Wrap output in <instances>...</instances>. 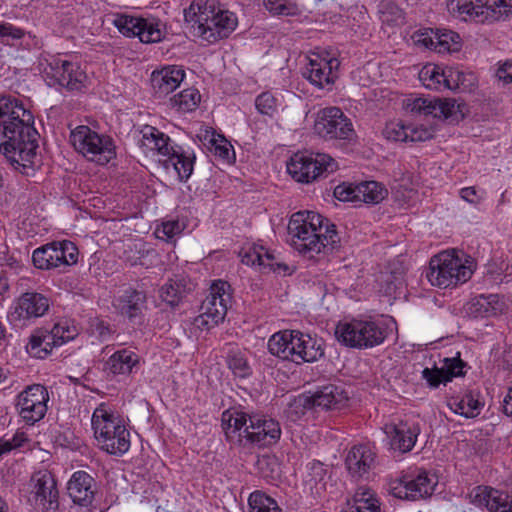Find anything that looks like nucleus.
<instances>
[{
	"instance_id": "a878e982",
	"label": "nucleus",
	"mask_w": 512,
	"mask_h": 512,
	"mask_svg": "<svg viewBox=\"0 0 512 512\" xmlns=\"http://www.w3.org/2000/svg\"><path fill=\"white\" fill-rule=\"evenodd\" d=\"M347 400L348 397L343 390L330 384L312 394L304 395L302 405L308 409L321 408L322 410H329L339 408Z\"/></svg>"
},
{
	"instance_id": "aec40b11",
	"label": "nucleus",
	"mask_w": 512,
	"mask_h": 512,
	"mask_svg": "<svg viewBox=\"0 0 512 512\" xmlns=\"http://www.w3.org/2000/svg\"><path fill=\"white\" fill-rule=\"evenodd\" d=\"M442 363L440 368L434 364L432 368L426 367L422 370V378L430 389H437L441 383L446 384L454 377L464 375L463 368L466 363L461 360L459 352L456 357L444 358Z\"/></svg>"
},
{
	"instance_id": "e2e57ef3",
	"label": "nucleus",
	"mask_w": 512,
	"mask_h": 512,
	"mask_svg": "<svg viewBox=\"0 0 512 512\" xmlns=\"http://www.w3.org/2000/svg\"><path fill=\"white\" fill-rule=\"evenodd\" d=\"M461 198L469 203L476 204L479 202L480 197L477 195V192L474 187H465L460 191Z\"/></svg>"
},
{
	"instance_id": "f03ea898",
	"label": "nucleus",
	"mask_w": 512,
	"mask_h": 512,
	"mask_svg": "<svg viewBox=\"0 0 512 512\" xmlns=\"http://www.w3.org/2000/svg\"><path fill=\"white\" fill-rule=\"evenodd\" d=\"M293 247L302 254L330 253L340 247L336 226L313 211L294 213L288 224Z\"/></svg>"
},
{
	"instance_id": "dca6fc26",
	"label": "nucleus",
	"mask_w": 512,
	"mask_h": 512,
	"mask_svg": "<svg viewBox=\"0 0 512 512\" xmlns=\"http://www.w3.org/2000/svg\"><path fill=\"white\" fill-rule=\"evenodd\" d=\"M49 394L45 386L33 384L26 387L16 398V410L28 425H34L45 417Z\"/></svg>"
},
{
	"instance_id": "f704fd0d",
	"label": "nucleus",
	"mask_w": 512,
	"mask_h": 512,
	"mask_svg": "<svg viewBox=\"0 0 512 512\" xmlns=\"http://www.w3.org/2000/svg\"><path fill=\"white\" fill-rule=\"evenodd\" d=\"M116 307L123 317H142L143 310L146 309V295L143 291L126 289L117 299Z\"/></svg>"
},
{
	"instance_id": "7ed1b4c3",
	"label": "nucleus",
	"mask_w": 512,
	"mask_h": 512,
	"mask_svg": "<svg viewBox=\"0 0 512 512\" xmlns=\"http://www.w3.org/2000/svg\"><path fill=\"white\" fill-rule=\"evenodd\" d=\"M221 425L230 442L266 447L276 444L281 437L279 422L258 414L229 409L222 413Z\"/></svg>"
},
{
	"instance_id": "4d7b16f0",
	"label": "nucleus",
	"mask_w": 512,
	"mask_h": 512,
	"mask_svg": "<svg viewBox=\"0 0 512 512\" xmlns=\"http://www.w3.org/2000/svg\"><path fill=\"white\" fill-rule=\"evenodd\" d=\"M25 36V31L11 23L0 22V38L8 43L9 40H20Z\"/></svg>"
},
{
	"instance_id": "c85d7f7f",
	"label": "nucleus",
	"mask_w": 512,
	"mask_h": 512,
	"mask_svg": "<svg viewBox=\"0 0 512 512\" xmlns=\"http://www.w3.org/2000/svg\"><path fill=\"white\" fill-rule=\"evenodd\" d=\"M471 497L474 504L485 506L490 512H512V499L499 490L478 486Z\"/></svg>"
},
{
	"instance_id": "2eb2a0df",
	"label": "nucleus",
	"mask_w": 512,
	"mask_h": 512,
	"mask_svg": "<svg viewBox=\"0 0 512 512\" xmlns=\"http://www.w3.org/2000/svg\"><path fill=\"white\" fill-rule=\"evenodd\" d=\"M78 255V248L73 242L54 241L35 249L32 254V262L38 269L51 270L76 264Z\"/></svg>"
},
{
	"instance_id": "13d9d810",
	"label": "nucleus",
	"mask_w": 512,
	"mask_h": 512,
	"mask_svg": "<svg viewBox=\"0 0 512 512\" xmlns=\"http://www.w3.org/2000/svg\"><path fill=\"white\" fill-rule=\"evenodd\" d=\"M434 137V130L423 126H409L408 142H423Z\"/></svg>"
},
{
	"instance_id": "c9c22d12",
	"label": "nucleus",
	"mask_w": 512,
	"mask_h": 512,
	"mask_svg": "<svg viewBox=\"0 0 512 512\" xmlns=\"http://www.w3.org/2000/svg\"><path fill=\"white\" fill-rule=\"evenodd\" d=\"M459 35L453 31L436 33L434 37L419 35L416 42L438 53L454 52L460 49Z\"/></svg>"
},
{
	"instance_id": "39448f33",
	"label": "nucleus",
	"mask_w": 512,
	"mask_h": 512,
	"mask_svg": "<svg viewBox=\"0 0 512 512\" xmlns=\"http://www.w3.org/2000/svg\"><path fill=\"white\" fill-rule=\"evenodd\" d=\"M95 439L100 448L111 454L121 456L130 448V432L122 419L115 416L101 403L91 418Z\"/></svg>"
},
{
	"instance_id": "6e6d98bb",
	"label": "nucleus",
	"mask_w": 512,
	"mask_h": 512,
	"mask_svg": "<svg viewBox=\"0 0 512 512\" xmlns=\"http://www.w3.org/2000/svg\"><path fill=\"white\" fill-rule=\"evenodd\" d=\"M90 336L96 340L103 342L110 338L114 332L110 325L105 322H90L89 328L87 329Z\"/></svg>"
},
{
	"instance_id": "b1692460",
	"label": "nucleus",
	"mask_w": 512,
	"mask_h": 512,
	"mask_svg": "<svg viewBox=\"0 0 512 512\" xmlns=\"http://www.w3.org/2000/svg\"><path fill=\"white\" fill-rule=\"evenodd\" d=\"M507 306L496 294L480 295L464 305L465 317L468 318H496L503 315Z\"/></svg>"
},
{
	"instance_id": "4c0bfd02",
	"label": "nucleus",
	"mask_w": 512,
	"mask_h": 512,
	"mask_svg": "<svg viewBox=\"0 0 512 512\" xmlns=\"http://www.w3.org/2000/svg\"><path fill=\"white\" fill-rule=\"evenodd\" d=\"M295 330L278 332L272 335L268 341V350L283 360L292 361V351H290L291 342L294 340Z\"/></svg>"
},
{
	"instance_id": "a211bd4d",
	"label": "nucleus",
	"mask_w": 512,
	"mask_h": 512,
	"mask_svg": "<svg viewBox=\"0 0 512 512\" xmlns=\"http://www.w3.org/2000/svg\"><path fill=\"white\" fill-rule=\"evenodd\" d=\"M230 285L226 281H214L210 287L209 294L200 305L198 318H212L213 320H224L231 303Z\"/></svg>"
},
{
	"instance_id": "5fc2aeb1",
	"label": "nucleus",
	"mask_w": 512,
	"mask_h": 512,
	"mask_svg": "<svg viewBox=\"0 0 512 512\" xmlns=\"http://www.w3.org/2000/svg\"><path fill=\"white\" fill-rule=\"evenodd\" d=\"M181 231L180 223L176 220H170L163 222L160 227H157L155 233L159 239L169 241L180 234Z\"/></svg>"
},
{
	"instance_id": "0eeeda50",
	"label": "nucleus",
	"mask_w": 512,
	"mask_h": 512,
	"mask_svg": "<svg viewBox=\"0 0 512 512\" xmlns=\"http://www.w3.org/2000/svg\"><path fill=\"white\" fill-rule=\"evenodd\" d=\"M141 133L143 145L166 156L165 166L168 167L170 164L180 181L184 182L190 178L195 163V155L192 151H186L180 145L172 144L168 135L153 126H144Z\"/></svg>"
},
{
	"instance_id": "f8f14e48",
	"label": "nucleus",
	"mask_w": 512,
	"mask_h": 512,
	"mask_svg": "<svg viewBox=\"0 0 512 512\" xmlns=\"http://www.w3.org/2000/svg\"><path fill=\"white\" fill-rule=\"evenodd\" d=\"M314 131L326 141L352 142L357 138L351 119L339 107H326L318 111Z\"/></svg>"
},
{
	"instance_id": "de8ad7c7",
	"label": "nucleus",
	"mask_w": 512,
	"mask_h": 512,
	"mask_svg": "<svg viewBox=\"0 0 512 512\" xmlns=\"http://www.w3.org/2000/svg\"><path fill=\"white\" fill-rule=\"evenodd\" d=\"M263 5L273 15H294L297 9L290 0H263Z\"/></svg>"
},
{
	"instance_id": "9b49d317",
	"label": "nucleus",
	"mask_w": 512,
	"mask_h": 512,
	"mask_svg": "<svg viewBox=\"0 0 512 512\" xmlns=\"http://www.w3.org/2000/svg\"><path fill=\"white\" fill-rule=\"evenodd\" d=\"M337 168L336 161L324 153H296L287 163L288 173L293 179L301 183H311L319 177H327Z\"/></svg>"
},
{
	"instance_id": "cd10ccee",
	"label": "nucleus",
	"mask_w": 512,
	"mask_h": 512,
	"mask_svg": "<svg viewBox=\"0 0 512 512\" xmlns=\"http://www.w3.org/2000/svg\"><path fill=\"white\" fill-rule=\"evenodd\" d=\"M185 71L181 66H165L151 74V85L155 95L166 96L173 92L183 81Z\"/></svg>"
},
{
	"instance_id": "c756f323",
	"label": "nucleus",
	"mask_w": 512,
	"mask_h": 512,
	"mask_svg": "<svg viewBox=\"0 0 512 512\" xmlns=\"http://www.w3.org/2000/svg\"><path fill=\"white\" fill-rule=\"evenodd\" d=\"M49 309V300L37 292H27L21 295L14 306L13 314L18 320L39 318L45 315Z\"/></svg>"
},
{
	"instance_id": "473e14b6",
	"label": "nucleus",
	"mask_w": 512,
	"mask_h": 512,
	"mask_svg": "<svg viewBox=\"0 0 512 512\" xmlns=\"http://www.w3.org/2000/svg\"><path fill=\"white\" fill-rule=\"evenodd\" d=\"M139 364V356L129 349L114 352L105 362L104 371L116 375H129Z\"/></svg>"
},
{
	"instance_id": "338daca9",
	"label": "nucleus",
	"mask_w": 512,
	"mask_h": 512,
	"mask_svg": "<svg viewBox=\"0 0 512 512\" xmlns=\"http://www.w3.org/2000/svg\"><path fill=\"white\" fill-rule=\"evenodd\" d=\"M13 448L14 445L9 441L0 442V456L11 451Z\"/></svg>"
},
{
	"instance_id": "58836bf2",
	"label": "nucleus",
	"mask_w": 512,
	"mask_h": 512,
	"mask_svg": "<svg viewBox=\"0 0 512 512\" xmlns=\"http://www.w3.org/2000/svg\"><path fill=\"white\" fill-rule=\"evenodd\" d=\"M185 279H169L160 289V297L171 307L178 306L188 291Z\"/></svg>"
},
{
	"instance_id": "680f3d73",
	"label": "nucleus",
	"mask_w": 512,
	"mask_h": 512,
	"mask_svg": "<svg viewBox=\"0 0 512 512\" xmlns=\"http://www.w3.org/2000/svg\"><path fill=\"white\" fill-rule=\"evenodd\" d=\"M497 76L504 83H512V60L506 61L503 65L499 67L497 70Z\"/></svg>"
},
{
	"instance_id": "bf43d9fd",
	"label": "nucleus",
	"mask_w": 512,
	"mask_h": 512,
	"mask_svg": "<svg viewBox=\"0 0 512 512\" xmlns=\"http://www.w3.org/2000/svg\"><path fill=\"white\" fill-rule=\"evenodd\" d=\"M390 278L386 280L385 294L394 299L399 298L403 293V283L396 278L395 281L390 280Z\"/></svg>"
},
{
	"instance_id": "864d4df0",
	"label": "nucleus",
	"mask_w": 512,
	"mask_h": 512,
	"mask_svg": "<svg viewBox=\"0 0 512 512\" xmlns=\"http://www.w3.org/2000/svg\"><path fill=\"white\" fill-rule=\"evenodd\" d=\"M409 126L401 123H389L386 125L383 134L390 141L408 142Z\"/></svg>"
},
{
	"instance_id": "2f4dec72",
	"label": "nucleus",
	"mask_w": 512,
	"mask_h": 512,
	"mask_svg": "<svg viewBox=\"0 0 512 512\" xmlns=\"http://www.w3.org/2000/svg\"><path fill=\"white\" fill-rule=\"evenodd\" d=\"M375 462V453L366 445L354 446L347 454L345 464L353 477L368 473Z\"/></svg>"
},
{
	"instance_id": "a19ab883",
	"label": "nucleus",
	"mask_w": 512,
	"mask_h": 512,
	"mask_svg": "<svg viewBox=\"0 0 512 512\" xmlns=\"http://www.w3.org/2000/svg\"><path fill=\"white\" fill-rule=\"evenodd\" d=\"M446 89L468 91L476 84V77L473 73H465L457 67H447Z\"/></svg>"
},
{
	"instance_id": "79ce46f5",
	"label": "nucleus",
	"mask_w": 512,
	"mask_h": 512,
	"mask_svg": "<svg viewBox=\"0 0 512 512\" xmlns=\"http://www.w3.org/2000/svg\"><path fill=\"white\" fill-rule=\"evenodd\" d=\"M447 67L426 65L420 72V80L429 89H446Z\"/></svg>"
},
{
	"instance_id": "e433bc0d",
	"label": "nucleus",
	"mask_w": 512,
	"mask_h": 512,
	"mask_svg": "<svg viewBox=\"0 0 512 512\" xmlns=\"http://www.w3.org/2000/svg\"><path fill=\"white\" fill-rule=\"evenodd\" d=\"M343 512H380V502L371 489L360 487L352 499L347 500Z\"/></svg>"
},
{
	"instance_id": "9d476101",
	"label": "nucleus",
	"mask_w": 512,
	"mask_h": 512,
	"mask_svg": "<svg viewBox=\"0 0 512 512\" xmlns=\"http://www.w3.org/2000/svg\"><path fill=\"white\" fill-rule=\"evenodd\" d=\"M50 87H60L68 92H83L89 84L87 73L78 62L53 57L43 70Z\"/></svg>"
},
{
	"instance_id": "c03bdc74",
	"label": "nucleus",
	"mask_w": 512,
	"mask_h": 512,
	"mask_svg": "<svg viewBox=\"0 0 512 512\" xmlns=\"http://www.w3.org/2000/svg\"><path fill=\"white\" fill-rule=\"evenodd\" d=\"M201 101V94L195 88H188L174 95L171 99V106L180 112L194 111Z\"/></svg>"
},
{
	"instance_id": "774afa93",
	"label": "nucleus",
	"mask_w": 512,
	"mask_h": 512,
	"mask_svg": "<svg viewBox=\"0 0 512 512\" xmlns=\"http://www.w3.org/2000/svg\"><path fill=\"white\" fill-rule=\"evenodd\" d=\"M9 289L8 279L0 274V296Z\"/></svg>"
},
{
	"instance_id": "20e7f679",
	"label": "nucleus",
	"mask_w": 512,
	"mask_h": 512,
	"mask_svg": "<svg viewBox=\"0 0 512 512\" xmlns=\"http://www.w3.org/2000/svg\"><path fill=\"white\" fill-rule=\"evenodd\" d=\"M184 17L196 35L209 43L227 38L238 24L236 15L217 0H193L184 10Z\"/></svg>"
},
{
	"instance_id": "49530a36",
	"label": "nucleus",
	"mask_w": 512,
	"mask_h": 512,
	"mask_svg": "<svg viewBox=\"0 0 512 512\" xmlns=\"http://www.w3.org/2000/svg\"><path fill=\"white\" fill-rule=\"evenodd\" d=\"M250 512H282L277 502L262 491H254L248 499Z\"/></svg>"
},
{
	"instance_id": "052dcab7",
	"label": "nucleus",
	"mask_w": 512,
	"mask_h": 512,
	"mask_svg": "<svg viewBox=\"0 0 512 512\" xmlns=\"http://www.w3.org/2000/svg\"><path fill=\"white\" fill-rule=\"evenodd\" d=\"M68 322H55L54 326H61L60 332L58 333L57 340L61 341V345L65 342L74 339L77 334V330L75 327L70 328Z\"/></svg>"
},
{
	"instance_id": "6e6552de",
	"label": "nucleus",
	"mask_w": 512,
	"mask_h": 512,
	"mask_svg": "<svg viewBox=\"0 0 512 512\" xmlns=\"http://www.w3.org/2000/svg\"><path fill=\"white\" fill-rule=\"evenodd\" d=\"M472 261L459 257L454 251H443L429 262L426 278L431 285L449 288L467 282L473 274Z\"/></svg>"
},
{
	"instance_id": "423d86ee",
	"label": "nucleus",
	"mask_w": 512,
	"mask_h": 512,
	"mask_svg": "<svg viewBox=\"0 0 512 512\" xmlns=\"http://www.w3.org/2000/svg\"><path fill=\"white\" fill-rule=\"evenodd\" d=\"M447 9L462 21L491 24L512 17V0H448Z\"/></svg>"
},
{
	"instance_id": "bb28decb",
	"label": "nucleus",
	"mask_w": 512,
	"mask_h": 512,
	"mask_svg": "<svg viewBox=\"0 0 512 512\" xmlns=\"http://www.w3.org/2000/svg\"><path fill=\"white\" fill-rule=\"evenodd\" d=\"M337 66V59H326L315 55V57L309 59V64L303 75L311 84L318 88H324L326 85L334 83L336 76L333 73V68Z\"/></svg>"
},
{
	"instance_id": "6ab92c4d",
	"label": "nucleus",
	"mask_w": 512,
	"mask_h": 512,
	"mask_svg": "<svg viewBox=\"0 0 512 512\" xmlns=\"http://www.w3.org/2000/svg\"><path fill=\"white\" fill-rule=\"evenodd\" d=\"M436 482L426 472H420L414 478L403 477L390 484V493L399 499L418 500L432 495Z\"/></svg>"
},
{
	"instance_id": "4468645a",
	"label": "nucleus",
	"mask_w": 512,
	"mask_h": 512,
	"mask_svg": "<svg viewBox=\"0 0 512 512\" xmlns=\"http://www.w3.org/2000/svg\"><path fill=\"white\" fill-rule=\"evenodd\" d=\"M406 110L424 116H432L441 120L459 121L464 118L465 105L454 98L417 97L406 101Z\"/></svg>"
},
{
	"instance_id": "ddd939ff",
	"label": "nucleus",
	"mask_w": 512,
	"mask_h": 512,
	"mask_svg": "<svg viewBox=\"0 0 512 512\" xmlns=\"http://www.w3.org/2000/svg\"><path fill=\"white\" fill-rule=\"evenodd\" d=\"M335 336L340 343L352 348L372 347L386 337L377 322H338Z\"/></svg>"
},
{
	"instance_id": "8fccbe9b",
	"label": "nucleus",
	"mask_w": 512,
	"mask_h": 512,
	"mask_svg": "<svg viewBox=\"0 0 512 512\" xmlns=\"http://www.w3.org/2000/svg\"><path fill=\"white\" fill-rule=\"evenodd\" d=\"M228 366L233 374L240 378H246L251 375L252 369L247 359L241 353H235L228 358Z\"/></svg>"
},
{
	"instance_id": "72a5a7b5",
	"label": "nucleus",
	"mask_w": 512,
	"mask_h": 512,
	"mask_svg": "<svg viewBox=\"0 0 512 512\" xmlns=\"http://www.w3.org/2000/svg\"><path fill=\"white\" fill-rule=\"evenodd\" d=\"M60 328L61 326H53L50 332L32 335L27 345V352L38 359L46 358L54 347L61 345V341L57 340Z\"/></svg>"
},
{
	"instance_id": "1a4fd4ad",
	"label": "nucleus",
	"mask_w": 512,
	"mask_h": 512,
	"mask_svg": "<svg viewBox=\"0 0 512 512\" xmlns=\"http://www.w3.org/2000/svg\"><path fill=\"white\" fill-rule=\"evenodd\" d=\"M70 142L78 153L101 165L107 164L116 156L112 138L100 135L86 125L77 126L71 131Z\"/></svg>"
},
{
	"instance_id": "ea45409f",
	"label": "nucleus",
	"mask_w": 512,
	"mask_h": 512,
	"mask_svg": "<svg viewBox=\"0 0 512 512\" xmlns=\"http://www.w3.org/2000/svg\"><path fill=\"white\" fill-rule=\"evenodd\" d=\"M359 203L378 204L388 194L387 189L379 182L365 181L358 183Z\"/></svg>"
},
{
	"instance_id": "69168bd1",
	"label": "nucleus",
	"mask_w": 512,
	"mask_h": 512,
	"mask_svg": "<svg viewBox=\"0 0 512 512\" xmlns=\"http://www.w3.org/2000/svg\"><path fill=\"white\" fill-rule=\"evenodd\" d=\"M311 470L315 479L318 478L319 480H321L323 475L325 474V468L321 462H313L311 464Z\"/></svg>"
},
{
	"instance_id": "7c9ffc66",
	"label": "nucleus",
	"mask_w": 512,
	"mask_h": 512,
	"mask_svg": "<svg viewBox=\"0 0 512 512\" xmlns=\"http://www.w3.org/2000/svg\"><path fill=\"white\" fill-rule=\"evenodd\" d=\"M241 262L246 265H258L264 272L286 273L289 267L275 261V257L263 246H253L240 252Z\"/></svg>"
},
{
	"instance_id": "09e8293b",
	"label": "nucleus",
	"mask_w": 512,
	"mask_h": 512,
	"mask_svg": "<svg viewBox=\"0 0 512 512\" xmlns=\"http://www.w3.org/2000/svg\"><path fill=\"white\" fill-rule=\"evenodd\" d=\"M257 111L269 117H272L277 111V99L270 92H263L255 99Z\"/></svg>"
},
{
	"instance_id": "3c124183",
	"label": "nucleus",
	"mask_w": 512,
	"mask_h": 512,
	"mask_svg": "<svg viewBox=\"0 0 512 512\" xmlns=\"http://www.w3.org/2000/svg\"><path fill=\"white\" fill-rule=\"evenodd\" d=\"M358 184L342 183L335 187L334 197L343 202H359Z\"/></svg>"
},
{
	"instance_id": "393cba45",
	"label": "nucleus",
	"mask_w": 512,
	"mask_h": 512,
	"mask_svg": "<svg viewBox=\"0 0 512 512\" xmlns=\"http://www.w3.org/2000/svg\"><path fill=\"white\" fill-rule=\"evenodd\" d=\"M292 362H315L324 355L322 341L311 337L309 334L295 330L294 340L291 342Z\"/></svg>"
},
{
	"instance_id": "4be33fe9",
	"label": "nucleus",
	"mask_w": 512,
	"mask_h": 512,
	"mask_svg": "<svg viewBox=\"0 0 512 512\" xmlns=\"http://www.w3.org/2000/svg\"><path fill=\"white\" fill-rule=\"evenodd\" d=\"M67 492L74 504L89 507L95 497L96 481L86 471H76L68 481Z\"/></svg>"
},
{
	"instance_id": "a18cd8bd",
	"label": "nucleus",
	"mask_w": 512,
	"mask_h": 512,
	"mask_svg": "<svg viewBox=\"0 0 512 512\" xmlns=\"http://www.w3.org/2000/svg\"><path fill=\"white\" fill-rule=\"evenodd\" d=\"M380 20L389 27L401 26L405 23V12L392 1L381 4Z\"/></svg>"
},
{
	"instance_id": "f257e3e1",
	"label": "nucleus",
	"mask_w": 512,
	"mask_h": 512,
	"mask_svg": "<svg viewBox=\"0 0 512 512\" xmlns=\"http://www.w3.org/2000/svg\"><path fill=\"white\" fill-rule=\"evenodd\" d=\"M34 116L12 96L0 97V153L24 175L35 171L39 134Z\"/></svg>"
},
{
	"instance_id": "412c9836",
	"label": "nucleus",
	"mask_w": 512,
	"mask_h": 512,
	"mask_svg": "<svg viewBox=\"0 0 512 512\" xmlns=\"http://www.w3.org/2000/svg\"><path fill=\"white\" fill-rule=\"evenodd\" d=\"M385 433L390 438L391 448L401 453L410 452L420 434V426L416 422L400 421L386 425Z\"/></svg>"
},
{
	"instance_id": "37998d69",
	"label": "nucleus",
	"mask_w": 512,
	"mask_h": 512,
	"mask_svg": "<svg viewBox=\"0 0 512 512\" xmlns=\"http://www.w3.org/2000/svg\"><path fill=\"white\" fill-rule=\"evenodd\" d=\"M449 405L455 413L465 418H475L483 407V404L471 392L465 394L460 400L454 399Z\"/></svg>"
},
{
	"instance_id": "603ef678",
	"label": "nucleus",
	"mask_w": 512,
	"mask_h": 512,
	"mask_svg": "<svg viewBox=\"0 0 512 512\" xmlns=\"http://www.w3.org/2000/svg\"><path fill=\"white\" fill-rule=\"evenodd\" d=\"M210 143L214 154L219 158L223 160H230L232 157L234 158L235 153L233 151L232 145L223 136H213V138L210 140Z\"/></svg>"
},
{
	"instance_id": "5701e85b",
	"label": "nucleus",
	"mask_w": 512,
	"mask_h": 512,
	"mask_svg": "<svg viewBox=\"0 0 512 512\" xmlns=\"http://www.w3.org/2000/svg\"><path fill=\"white\" fill-rule=\"evenodd\" d=\"M34 499L37 505L46 511H55L58 506V490L53 475L47 471L33 475Z\"/></svg>"
},
{
	"instance_id": "0e129e2a",
	"label": "nucleus",
	"mask_w": 512,
	"mask_h": 512,
	"mask_svg": "<svg viewBox=\"0 0 512 512\" xmlns=\"http://www.w3.org/2000/svg\"><path fill=\"white\" fill-rule=\"evenodd\" d=\"M503 412L512 417V387L509 388L507 395L503 400Z\"/></svg>"
},
{
	"instance_id": "f3484780",
	"label": "nucleus",
	"mask_w": 512,
	"mask_h": 512,
	"mask_svg": "<svg viewBox=\"0 0 512 512\" xmlns=\"http://www.w3.org/2000/svg\"><path fill=\"white\" fill-rule=\"evenodd\" d=\"M114 25L124 36L138 37L142 43L159 42L163 37L155 18L121 14L115 18Z\"/></svg>"
}]
</instances>
